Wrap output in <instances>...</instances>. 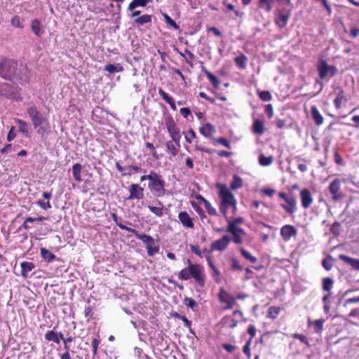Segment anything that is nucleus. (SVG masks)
I'll return each instance as SVG.
<instances>
[{
  "mask_svg": "<svg viewBox=\"0 0 359 359\" xmlns=\"http://www.w3.org/2000/svg\"><path fill=\"white\" fill-rule=\"evenodd\" d=\"M0 76L4 79L15 80L21 84L29 82L27 68L12 59L0 58Z\"/></svg>",
  "mask_w": 359,
  "mask_h": 359,
  "instance_id": "f257e3e1",
  "label": "nucleus"
},
{
  "mask_svg": "<svg viewBox=\"0 0 359 359\" xmlns=\"http://www.w3.org/2000/svg\"><path fill=\"white\" fill-rule=\"evenodd\" d=\"M27 113L36 133L41 137L48 135L51 128L48 115L34 104L27 107Z\"/></svg>",
  "mask_w": 359,
  "mask_h": 359,
  "instance_id": "f03ea898",
  "label": "nucleus"
},
{
  "mask_svg": "<svg viewBox=\"0 0 359 359\" xmlns=\"http://www.w3.org/2000/svg\"><path fill=\"white\" fill-rule=\"evenodd\" d=\"M217 187L219 189V196L221 198L219 210L223 216L226 218L227 212L230 208H233V213L236 212V200L227 186L224 184H217Z\"/></svg>",
  "mask_w": 359,
  "mask_h": 359,
  "instance_id": "7ed1b4c3",
  "label": "nucleus"
},
{
  "mask_svg": "<svg viewBox=\"0 0 359 359\" xmlns=\"http://www.w3.org/2000/svg\"><path fill=\"white\" fill-rule=\"evenodd\" d=\"M20 88L15 85L0 83V95L8 99L21 101Z\"/></svg>",
  "mask_w": 359,
  "mask_h": 359,
  "instance_id": "20e7f679",
  "label": "nucleus"
},
{
  "mask_svg": "<svg viewBox=\"0 0 359 359\" xmlns=\"http://www.w3.org/2000/svg\"><path fill=\"white\" fill-rule=\"evenodd\" d=\"M316 68L319 77L321 79H325L327 77H333L338 72V69L335 66L329 65L323 58H320L318 60L316 65Z\"/></svg>",
  "mask_w": 359,
  "mask_h": 359,
  "instance_id": "39448f33",
  "label": "nucleus"
},
{
  "mask_svg": "<svg viewBox=\"0 0 359 359\" xmlns=\"http://www.w3.org/2000/svg\"><path fill=\"white\" fill-rule=\"evenodd\" d=\"M148 188L156 196H163L165 192V181L162 179V177L156 172L155 177L149 182Z\"/></svg>",
  "mask_w": 359,
  "mask_h": 359,
  "instance_id": "423d86ee",
  "label": "nucleus"
},
{
  "mask_svg": "<svg viewBox=\"0 0 359 359\" xmlns=\"http://www.w3.org/2000/svg\"><path fill=\"white\" fill-rule=\"evenodd\" d=\"M165 126L172 141L177 144L178 147H180L181 136L180 135V130L171 116L165 119Z\"/></svg>",
  "mask_w": 359,
  "mask_h": 359,
  "instance_id": "0eeeda50",
  "label": "nucleus"
},
{
  "mask_svg": "<svg viewBox=\"0 0 359 359\" xmlns=\"http://www.w3.org/2000/svg\"><path fill=\"white\" fill-rule=\"evenodd\" d=\"M187 263L189 264V269L191 278H193L196 283L201 287L205 285V278L203 274V268L199 264H194L187 259Z\"/></svg>",
  "mask_w": 359,
  "mask_h": 359,
  "instance_id": "6e6552de",
  "label": "nucleus"
},
{
  "mask_svg": "<svg viewBox=\"0 0 359 359\" xmlns=\"http://www.w3.org/2000/svg\"><path fill=\"white\" fill-rule=\"evenodd\" d=\"M242 318L243 313L239 310H236L233 311L232 316H224L222 320V323L227 327L234 328L237 326L238 323Z\"/></svg>",
  "mask_w": 359,
  "mask_h": 359,
  "instance_id": "1a4fd4ad",
  "label": "nucleus"
},
{
  "mask_svg": "<svg viewBox=\"0 0 359 359\" xmlns=\"http://www.w3.org/2000/svg\"><path fill=\"white\" fill-rule=\"evenodd\" d=\"M290 15V9L283 8L281 10H279L275 18L276 25L280 29L284 28L287 25Z\"/></svg>",
  "mask_w": 359,
  "mask_h": 359,
  "instance_id": "9d476101",
  "label": "nucleus"
},
{
  "mask_svg": "<svg viewBox=\"0 0 359 359\" xmlns=\"http://www.w3.org/2000/svg\"><path fill=\"white\" fill-rule=\"evenodd\" d=\"M218 299L221 303L226 304V306L224 308L225 310L232 309L236 304V298L229 294L223 288H220Z\"/></svg>",
  "mask_w": 359,
  "mask_h": 359,
  "instance_id": "9b49d317",
  "label": "nucleus"
},
{
  "mask_svg": "<svg viewBox=\"0 0 359 359\" xmlns=\"http://www.w3.org/2000/svg\"><path fill=\"white\" fill-rule=\"evenodd\" d=\"M341 181L339 179L334 180L329 185L328 189L332 194V199L334 201H340L343 198V194L340 191Z\"/></svg>",
  "mask_w": 359,
  "mask_h": 359,
  "instance_id": "f8f14e48",
  "label": "nucleus"
},
{
  "mask_svg": "<svg viewBox=\"0 0 359 359\" xmlns=\"http://www.w3.org/2000/svg\"><path fill=\"white\" fill-rule=\"evenodd\" d=\"M144 188L138 184H132L129 187L130 195L128 200H141L144 198Z\"/></svg>",
  "mask_w": 359,
  "mask_h": 359,
  "instance_id": "ddd939ff",
  "label": "nucleus"
},
{
  "mask_svg": "<svg viewBox=\"0 0 359 359\" xmlns=\"http://www.w3.org/2000/svg\"><path fill=\"white\" fill-rule=\"evenodd\" d=\"M231 239L229 236L225 235L220 239L216 240L211 243L212 251H224L230 243Z\"/></svg>",
  "mask_w": 359,
  "mask_h": 359,
  "instance_id": "4468645a",
  "label": "nucleus"
},
{
  "mask_svg": "<svg viewBox=\"0 0 359 359\" xmlns=\"http://www.w3.org/2000/svg\"><path fill=\"white\" fill-rule=\"evenodd\" d=\"M297 233V229L294 226L286 224L280 229V236L285 241H288L292 237L295 236Z\"/></svg>",
  "mask_w": 359,
  "mask_h": 359,
  "instance_id": "2eb2a0df",
  "label": "nucleus"
},
{
  "mask_svg": "<svg viewBox=\"0 0 359 359\" xmlns=\"http://www.w3.org/2000/svg\"><path fill=\"white\" fill-rule=\"evenodd\" d=\"M14 122L18 124V132L22 133L26 137H30L31 134L29 132L30 125L20 118H15Z\"/></svg>",
  "mask_w": 359,
  "mask_h": 359,
  "instance_id": "dca6fc26",
  "label": "nucleus"
},
{
  "mask_svg": "<svg viewBox=\"0 0 359 359\" xmlns=\"http://www.w3.org/2000/svg\"><path fill=\"white\" fill-rule=\"evenodd\" d=\"M301 202L304 208L306 209L311 206L313 203V198L309 189H304L300 192Z\"/></svg>",
  "mask_w": 359,
  "mask_h": 359,
  "instance_id": "f3484780",
  "label": "nucleus"
},
{
  "mask_svg": "<svg viewBox=\"0 0 359 359\" xmlns=\"http://www.w3.org/2000/svg\"><path fill=\"white\" fill-rule=\"evenodd\" d=\"M31 29L34 34L38 37L42 36L45 33V29L43 26L37 19H34L32 21Z\"/></svg>",
  "mask_w": 359,
  "mask_h": 359,
  "instance_id": "a211bd4d",
  "label": "nucleus"
},
{
  "mask_svg": "<svg viewBox=\"0 0 359 359\" xmlns=\"http://www.w3.org/2000/svg\"><path fill=\"white\" fill-rule=\"evenodd\" d=\"M178 218L183 226L186 228L192 229L194 226L192 219L190 217L187 212H180L178 215Z\"/></svg>",
  "mask_w": 359,
  "mask_h": 359,
  "instance_id": "6ab92c4d",
  "label": "nucleus"
},
{
  "mask_svg": "<svg viewBox=\"0 0 359 359\" xmlns=\"http://www.w3.org/2000/svg\"><path fill=\"white\" fill-rule=\"evenodd\" d=\"M285 204H280V206L289 214L294 213L296 210V201L294 197L290 196L285 201Z\"/></svg>",
  "mask_w": 359,
  "mask_h": 359,
  "instance_id": "aec40b11",
  "label": "nucleus"
},
{
  "mask_svg": "<svg viewBox=\"0 0 359 359\" xmlns=\"http://www.w3.org/2000/svg\"><path fill=\"white\" fill-rule=\"evenodd\" d=\"M340 260L349 264L353 269L359 271V259L351 258L345 255H340L339 256Z\"/></svg>",
  "mask_w": 359,
  "mask_h": 359,
  "instance_id": "412c9836",
  "label": "nucleus"
},
{
  "mask_svg": "<svg viewBox=\"0 0 359 359\" xmlns=\"http://www.w3.org/2000/svg\"><path fill=\"white\" fill-rule=\"evenodd\" d=\"M200 133L205 137H210L215 132V128L210 123H207L199 128Z\"/></svg>",
  "mask_w": 359,
  "mask_h": 359,
  "instance_id": "4be33fe9",
  "label": "nucleus"
},
{
  "mask_svg": "<svg viewBox=\"0 0 359 359\" xmlns=\"http://www.w3.org/2000/svg\"><path fill=\"white\" fill-rule=\"evenodd\" d=\"M11 25L12 27L22 29L25 27V20L18 15H14L11 18Z\"/></svg>",
  "mask_w": 359,
  "mask_h": 359,
  "instance_id": "5701e85b",
  "label": "nucleus"
},
{
  "mask_svg": "<svg viewBox=\"0 0 359 359\" xmlns=\"http://www.w3.org/2000/svg\"><path fill=\"white\" fill-rule=\"evenodd\" d=\"M311 116L317 126H320L323 123L324 118L320 114L318 108L316 106H312L311 109Z\"/></svg>",
  "mask_w": 359,
  "mask_h": 359,
  "instance_id": "b1692460",
  "label": "nucleus"
},
{
  "mask_svg": "<svg viewBox=\"0 0 359 359\" xmlns=\"http://www.w3.org/2000/svg\"><path fill=\"white\" fill-rule=\"evenodd\" d=\"M147 250V255L149 257L154 256L156 253L159 252L160 247L158 244V242L153 238V242H150L148 245L146 247Z\"/></svg>",
  "mask_w": 359,
  "mask_h": 359,
  "instance_id": "393cba45",
  "label": "nucleus"
},
{
  "mask_svg": "<svg viewBox=\"0 0 359 359\" xmlns=\"http://www.w3.org/2000/svg\"><path fill=\"white\" fill-rule=\"evenodd\" d=\"M20 266L22 268V276L23 278H26L28 273L34 269L35 265L30 262H22L20 264Z\"/></svg>",
  "mask_w": 359,
  "mask_h": 359,
  "instance_id": "a878e982",
  "label": "nucleus"
},
{
  "mask_svg": "<svg viewBox=\"0 0 359 359\" xmlns=\"http://www.w3.org/2000/svg\"><path fill=\"white\" fill-rule=\"evenodd\" d=\"M165 147H166V151L168 154H171L172 156H175L177 154L179 148L180 147H178L177 144H176L172 141V140L168 141L165 144Z\"/></svg>",
  "mask_w": 359,
  "mask_h": 359,
  "instance_id": "bb28decb",
  "label": "nucleus"
},
{
  "mask_svg": "<svg viewBox=\"0 0 359 359\" xmlns=\"http://www.w3.org/2000/svg\"><path fill=\"white\" fill-rule=\"evenodd\" d=\"M236 65L241 69H245L247 66L248 57L243 53H241L234 59Z\"/></svg>",
  "mask_w": 359,
  "mask_h": 359,
  "instance_id": "cd10ccee",
  "label": "nucleus"
},
{
  "mask_svg": "<svg viewBox=\"0 0 359 359\" xmlns=\"http://www.w3.org/2000/svg\"><path fill=\"white\" fill-rule=\"evenodd\" d=\"M81 169L82 166L80 163H75L72 166L73 177L74 180L78 182H81L82 181Z\"/></svg>",
  "mask_w": 359,
  "mask_h": 359,
  "instance_id": "c85d7f7f",
  "label": "nucleus"
},
{
  "mask_svg": "<svg viewBox=\"0 0 359 359\" xmlns=\"http://www.w3.org/2000/svg\"><path fill=\"white\" fill-rule=\"evenodd\" d=\"M40 254L41 257L48 262H50L56 258V256L53 253L44 248H41Z\"/></svg>",
  "mask_w": 359,
  "mask_h": 359,
  "instance_id": "c756f323",
  "label": "nucleus"
},
{
  "mask_svg": "<svg viewBox=\"0 0 359 359\" xmlns=\"http://www.w3.org/2000/svg\"><path fill=\"white\" fill-rule=\"evenodd\" d=\"M344 96V91L341 88H339V92L337 94L335 99L334 100V104L337 109L341 108V103L346 101Z\"/></svg>",
  "mask_w": 359,
  "mask_h": 359,
  "instance_id": "7c9ffc66",
  "label": "nucleus"
},
{
  "mask_svg": "<svg viewBox=\"0 0 359 359\" xmlns=\"http://www.w3.org/2000/svg\"><path fill=\"white\" fill-rule=\"evenodd\" d=\"M252 130L254 133L257 135H262L264 132V125L261 120L255 121L252 126Z\"/></svg>",
  "mask_w": 359,
  "mask_h": 359,
  "instance_id": "2f4dec72",
  "label": "nucleus"
},
{
  "mask_svg": "<svg viewBox=\"0 0 359 359\" xmlns=\"http://www.w3.org/2000/svg\"><path fill=\"white\" fill-rule=\"evenodd\" d=\"M158 207H154V206H152V205H149L148 208L155 215H156L157 217H162L163 215V208L164 207H163V205L162 204V203L160 202V201H158Z\"/></svg>",
  "mask_w": 359,
  "mask_h": 359,
  "instance_id": "473e14b6",
  "label": "nucleus"
},
{
  "mask_svg": "<svg viewBox=\"0 0 359 359\" xmlns=\"http://www.w3.org/2000/svg\"><path fill=\"white\" fill-rule=\"evenodd\" d=\"M104 70L108 72L109 73L113 74L116 72H121L123 70V67L121 64H108L105 66Z\"/></svg>",
  "mask_w": 359,
  "mask_h": 359,
  "instance_id": "72a5a7b5",
  "label": "nucleus"
},
{
  "mask_svg": "<svg viewBox=\"0 0 359 359\" xmlns=\"http://www.w3.org/2000/svg\"><path fill=\"white\" fill-rule=\"evenodd\" d=\"M198 198L202 200L204 207L209 215H217V212L216 209L212 206L211 203L205 199L201 196H200Z\"/></svg>",
  "mask_w": 359,
  "mask_h": 359,
  "instance_id": "f704fd0d",
  "label": "nucleus"
},
{
  "mask_svg": "<svg viewBox=\"0 0 359 359\" xmlns=\"http://www.w3.org/2000/svg\"><path fill=\"white\" fill-rule=\"evenodd\" d=\"M149 0H133L128 6L129 11H133L137 7L145 6Z\"/></svg>",
  "mask_w": 359,
  "mask_h": 359,
  "instance_id": "c9c22d12",
  "label": "nucleus"
},
{
  "mask_svg": "<svg viewBox=\"0 0 359 359\" xmlns=\"http://www.w3.org/2000/svg\"><path fill=\"white\" fill-rule=\"evenodd\" d=\"M273 161V157L272 156H265L264 154H261L259 156V163L262 166H269L270 165Z\"/></svg>",
  "mask_w": 359,
  "mask_h": 359,
  "instance_id": "e433bc0d",
  "label": "nucleus"
},
{
  "mask_svg": "<svg viewBox=\"0 0 359 359\" xmlns=\"http://www.w3.org/2000/svg\"><path fill=\"white\" fill-rule=\"evenodd\" d=\"M273 2V0H259V7L269 13L272 9Z\"/></svg>",
  "mask_w": 359,
  "mask_h": 359,
  "instance_id": "4c0bfd02",
  "label": "nucleus"
},
{
  "mask_svg": "<svg viewBox=\"0 0 359 359\" xmlns=\"http://www.w3.org/2000/svg\"><path fill=\"white\" fill-rule=\"evenodd\" d=\"M227 231L231 235L234 234H245L244 230L242 228L238 227L237 226L231 224H228Z\"/></svg>",
  "mask_w": 359,
  "mask_h": 359,
  "instance_id": "58836bf2",
  "label": "nucleus"
},
{
  "mask_svg": "<svg viewBox=\"0 0 359 359\" xmlns=\"http://www.w3.org/2000/svg\"><path fill=\"white\" fill-rule=\"evenodd\" d=\"M240 252L242 255V256L246 259L247 260L250 261L251 263L255 264L257 262V258L255 256H252L248 250H246L245 248H241L240 249Z\"/></svg>",
  "mask_w": 359,
  "mask_h": 359,
  "instance_id": "ea45409f",
  "label": "nucleus"
},
{
  "mask_svg": "<svg viewBox=\"0 0 359 359\" xmlns=\"http://www.w3.org/2000/svg\"><path fill=\"white\" fill-rule=\"evenodd\" d=\"M45 339L48 341H53L56 344H59V338L57 335V332L53 330L47 331L45 334Z\"/></svg>",
  "mask_w": 359,
  "mask_h": 359,
  "instance_id": "a19ab883",
  "label": "nucleus"
},
{
  "mask_svg": "<svg viewBox=\"0 0 359 359\" xmlns=\"http://www.w3.org/2000/svg\"><path fill=\"white\" fill-rule=\"evenodd\" d=\"M243 186L242 179L237 175H233V181L231 183V188L232 189H237Z\"/></svg>",
  "mask_w": 359,
  "mask_h": 359,
  "instance_id": "79ce46f5",
  "label": "nucleus"
},
{
  "mask_svg": "<svg viewBox=\"0 0 359 359\" xmlns=\"http://www.w3.org/2000/svg\"><path fill=\"white\" fill-rule=\"evenodd\" d=\"M151 21V16L150 15H143L135 20V22L138 25H144Z\"/></svg>",
  "mask_w": 359,
  "mask_h": 359,
  "instance_id": "37998d69",
  "label": "nucleus"
},
{
  "mask_svg": "<svg viewBox=\"0 0 359 359\" xmlns=\"http://www.w3.org/2000/svg\"><path fill=\"white\" fill-rule=\"evenodd\" d=\"M178 278L180 280H187L191 278L189 265L188 266V267L183 269L179 273Z\"/></svg>",
  "mask_w": 359,
  "mask_h": 359,
  "instance_id": "c03bdc74",
  "label": "nucleus"
},
{
  "mask_svg": "<svg viewBox=\"0 0 359 359\" xmlns=\"http://www.w3.org/2000/svg\"><path fill=\"white\" fill-rule=\"evenodd\" d=\"M325 322V320L323 319H318V320H316L313 322H311V320H309V325H311V324H313L316 327V332H321L323 329V323Z\"/></svg>",
  "mask_w": 359,
  "mask_h": 359,
  "instance_id": "a18cd8bd",
  "label": "nucleus"
},
{
  "mask_svg": "<svg viewBox=\"0 0 359 359\" xmlns=\"http://www.w3.org/2000/svg\"><path fill=\"white\" fill-rule=\"evenodd\" d=\"M206 260L208 261L210 268L212 270L214 276L219 278L221 276V273L212 262L211 257L210 255L206 256Z\"/></svg>",
  "mask_w": 359,
  "mask_h": 359,
  "instance_id": "49530a36",
  "label": "nucleus"
},
{
  "mask_svg": "<svg viewBox=\"0 0 359 359\" xmlns=\"http://www.w3.org/2000/svg\"><path fill=\"white\" fill-rule=\"evenodd\" d=\"M205 73L210 81L212 83V86L217 88L219 86V81L218 79L209 71H205Z\"/></svg>",
  "mask_w": 359,
  "mask_h": 359,
  "instance_id": "de8ad7c7",
  "label": "nucleus"
},
{
  "mask_svg": "<svg viewBox=\"0 0 359 359\" xmlns=\"http://www.w3.org/2000/svg\"><path fill=\"white\" fill-rule=\"evenodd\" d=\"M333 280L330 278H325L323 279V289L325 291H330L333 286Z\"/></svg>",
  "mask_w": 359,
  "mask_h": 359,
  "instance_id": "09e8293b",
  "label": "nucleus"
},
{
  "mask_svg": "<svg viewBox=\"0 0 359 359\" xmlns=\"http://www.w3.org/2000/svg\"><path fill=\"white\" fill-rule=\"evenodd\" d=\"M137 238L142 241V243L147 246L148 244H149L150 242H153L154 238L145 233H140V235H137Z\"/></svg>",
  "mask_w": 359,
  "mask_h": 359,
  "instance_id": "8fccbe9b",
  "label": "nucleus"
},
{
  "mask_svg": "<svg viewBox=\"0 0 359 359\" xmlns=\"http://www.w3.org/2000/svg\"><path fill=\"white\" fill-rule=\"evenodd\" d=\"M184 303L187 307L191 309L193 311H196L198 307L196 302L189 297H186L184 300Z\"/></svg>",
  "mask_w": 359,
  "mask_h": 359,
  "instance_id": "3c124183",
  "label": "nucleus"
},
{
  "mask_svg": "<svg viewBox=\"0 0 359 359\" xmlns=\"http://www.w3.org/2000/svg\"><path fill=\"white\" fill-rule=\"evenodd\" d=\"M230 262L231 263V267L232 270L239 271L243 270V266L241 265L240 262L237 259H236L235 257H231L230 259Z\"/></svg>",
  "mask_w": 359,
  "mask_h": 359,
  "instance_id": "603ef678",
  "label": "nucleus"
},
{
  "mask_svg": "<svg viewBox=\"0 0 359 359\" xmlns=\"http://www.w3.org/2000/svg\"><path fill=\"white\" fill-rule=\"evenodd\" d=\"M259 98L265 102L270 101L272 99V96L269 91L263 90L259 93Z\"/></svg>",
  "mask_w": 359,
  "mask_h": 359,
  "instance_id": "864d4df0",
  "label": "nucleus"
},
{
  "mask_svg": "<svg viewBox=\"0 0 359 359\" xmlns=\"http://www.w3.org/2000/svg\"><path fill=\"white\" fill-rule=\"evenodd\" d=\"M163 16L168 25L172 27L176 30L180 29V26L168 15L164 14Z\"/></svg>",
  "mask_w": 359,
  "mask_h": 359,
  "instance_id": "5fc2aeb1",
  "label": "nucleus"
},
{
  "mask_svg": "<svg viewBox=\"0 0 359 359\" xmlns=\"http://www.w3.org/2000/svg\"><path fill=\"white\" fill-rule=\"evenodd\" d=\"M173 316L178 318V319H180V320H182L184 323V326L188 327V328H191V321H189L187 317L184 316H181L180 314L177 313H173Z\"/></svg>",
  "mask_w": 359,
  "mask_h": 359,
  "instance_id": "6e6d98bb",
  "label": "nucleus"
},
{
  "mask_svg": "<svg viewBox=\"0 0 359 359\" xmlns=\"http://www.w3.org/2000/svg\"><path fill=\"white\" fill-rule=\"evenodd\" d=\"M100 344V340L98 338H93L92 339V348H93V355H96L97 354V349L98 346Z\"/></svg>",
  "mask_w": 359,
  "mask_h": 359,
  "instance_id": "4d7b16f0",
  "label": "nucleus"
},
{
  "mask_svg": "<svg viewBox=\"0 0 359 359\" xmlns=\"http://www.w3.org/2000/svg\"><path fill=\"white\" fill-rule=\"evenodd\" d=\"M292 337L300 340L302 343L305 344L307 346H310V344L306 336L302 334L294 333L292 334Z\"/></svg>",
  "mask_w": 359,
  "mask_h": 359,
  "instance_id": "13d9d810",
  "label": "nucleus"
},
{
  "mask_svg": "<svg viewBox=\"0 0 359 359\" xmlns=\"http://www.w3.org/2000/svg\"><path fill=\"white\" fill-rule=\"evenodd\" d=\"M118 226L122 230H126L128 233L134 234L136 237H137V235H140V233H138V231L136 229L128 227L123 224H118Z\"/></svg>",
  "mask_w": 359,
  "mask_h": 359,
  "instance_id": "bf43d9fd",
  "label": "nucleus"
},
{
  "mask_svg": "<svg viewBox=\"0 0 359 359\" xmlns=\"http://www.w3.org/2000/svg\"><path fill=\"white\" fill-rule=\"evenodd\" d=\"M322 264L325 270L330 271L332 267V258L330 257L324 259L323 260Z\"/></svg>",
  "mask_w": 359,
  "mask_h": 359,
  "instance_id": "052dcab7",
  "label": "nucleus"
},
{
  "mask_svg": "<svg viewBox=\"0 0 359 359\" xmlns=\"http://www.w3.org/2000/svg\"><path fill=\"white\" fill-rule=\"evenodd\" d=\"M215 141L224 147H226L228 149H231V143L230 142L224 138V137H219L215 140Z\"/></svg>",
  "mask_w": 359,
  "mask_h": 359,
  "instance_id": "680f3d73",
  "label": "nucleus"
},
{
  "mask_svg": "<svg viewBox=\"0 0 359 359\" xmlns=\"http://www.w3.org/2000/svg\"><path fill=\"white\" fill-rule=\"evenodd\" d=\"M158 93L167 103L170 102V101L173 99L161 88H158Z\"/></svg>",
  "mask_w": 359,
  "mask_h": 359,
  "instance_id": "e2e57ef3",
  "label": "nucleus"
},
{
  "mask_svg": "<svg viewBox=\"0 0 359 359\" xmlns=\"http://www.w3.org/2000/svg\"><path fill=\"white\" fill-rule=\"evenodd\" d=\"M158 93L167 103L170 102V101L173 99L161 88H158Z\"/></svg>",
  "mask_w": 359,
  "mask_h": 359,
  "instance_id": "0e129e2a",
  "label": "nucleus"
},
{
  "mask_svg": "<svg viewBox=\"0 0 359 359\" xmlns=\"http://www.w3.org/2000/svg\"><path fill=\"white\" fill-rule=\"evenodd\" d=\"M196 137V133L194 132V130L193 129L190 128L188 130V135H185V140L187 142L191 143L192 142V140Z\"/></svg>",
  "mask_w": 359,
  "mask_h": 359,
  "instance_id": "69168bd1",
  "label": "nucleus"
},
{
  "mask_svg": "<svg viewBox=\"0 0 359 359\" xmlns=\"http://www.w3.org/2000/svg\"><path fill=\"white\" fill-rule=\"evenodd\" d=\"M250 344H251V339L245 344V346L243 347V353L247 355L248 359H250L251 358Z\"/></svg>",
  "mask_w": 359,
  "mask_h": 359,
  "instance_id": "338daca9",
  "label": "nucleus"
},
{
  "mask_svg": "<svg viewBox=\"0 0 359 359\" xmlns=\"http://www.w3.org/2000/svg\"><path fill=\"white\" fill-rule=\"evenodd\" d=\"M16 137V133L15 132V127L12 126L7 135V140L8 142H11Z\"/></svg>",
  "mask_w": 359,
  "mask_h": 359,
  "instance_id": "774afa93",
  "label": "nucleus"
}]
</instances>
